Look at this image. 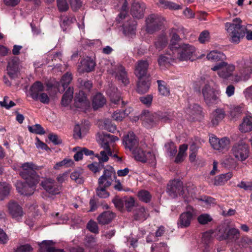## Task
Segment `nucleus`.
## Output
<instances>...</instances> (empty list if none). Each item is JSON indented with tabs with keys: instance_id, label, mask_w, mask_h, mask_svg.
<instances>
[{
	"instance_id": "nucleus-1",
	"label": "nucleus",
	"mask_w": 252,
	"mask_h": 252,
	"mask_svg": "<svg viewBox=\"0 0 252 252\" xmlns=\"http://www.w3.org/2000/svg\"><path fill=\"white\" fill-rule=\"evenodd\" d=\"M20 171V176L26 180L25 183H18L16 189L21 194L26 196L32 195L35 189L36 185L39 181V176L36 170L40 167L32 162H25L22 164Z\"/></svg>"
},
{
	"instance_id": "nucleus-2",
	"label": "nucleus",
	"mask_w": 252,
	"mask_h": 252,
	"mask_svg": "<svg viewBox=\"0 0 252 252\" xmlns=\"http://www.w3.org/2000/svg\"><path fill=\"white\" fill-rule=\"evenodd\" d=\"M240 19L235 18L232 22L225 24V28L228 33L230 41L233 43L238 44L247 33L246 38L252 40V31H248L246 27L242 25Z\"/></svg>"
},
{
	"instance_id": "nucleus-3",
	"label": "nucleus",
	"mask_w": 252,
	"mask_h": 252,
	"mask_svg": "<svg viewBox=\"0 0 252 252\" xmlns=\"http://www.w3.org/2000/svg\"><path fill=\"white\" fill-rule=\"evenodd\" d=\"M44 91V86L43 83L39 81H37L31 86L30 94L34 100H39L42 103L48 104L50 98L46 93H43Z\"/></svg>"
},
{
	"instance_id": "nucleus-4",
	"label": "nucleus",
	"mask_w": 252,
	"mask_h": 252,
	"mask_svg": "<svg viewBox=\"0 0 252 252\" xmlns=\"http://www.w3.org/2000/svg\"><path fill=\"white\" fill-rule=\"evenodd\" d=\"M201 93L205 102L208 106L217 104L220 101L219 96L220 91L213 89L208 84L202 88Z\"/></svg>"
},
{
	"instance_id": "nucleus-5",
	"label": "nucleus",
	"mask_w": 252,
	"mask_h": 252,
	"mask_svg": "<svg viewBox=\"0 0 252 252\" xmlns=\"http://www.w3.org/2000/svg\"><path fill=\"white\" fill-rule=\"evenodd\" d=\"M231 151L233 155L239 161H245L249 157V146L243 140L235 143L233 146Z\"/></svg>"
},
{
	"instance_id": "nucleus-6",
	"label": "nucleus",
	"mask_w": 252,
	"mask_h": 252,
	"mask_svg": "<svg viewBox=\"0 0 252 252\" xmlns=\"http://www.w3.org/2000/svg\"><path fill=\"white\" fill-rule=\"evenodd\" d=\"M195 47L188 44H183L175 48L171 52L176 55V58L181 61L190 60L193 54L195 52Z\"/></svg>"
},
{
	"instance_id": "nucleus-7",
	"label": "nucleus",
	"mask_w": 252,
	"mask_h": 252,
	"mask_svg": "<svg viewBox=\"0 0 252 252\" xmlns=\"http://www.w3.org/2000/svg\"><path fill=\"white\" fill-rule=\"evenodd\" d=\"M164 18L158 14L150 15L146 19V31L152 34L154 32L161 29L163 25Z\"/></svg>"
},
{
	"instance_id": "nucleus-8",
	"label": "nucleus",
	"mask_w": 252,
	"mask_h": 252,
	"mask_svg": "<svg viewBox=\"0 0 252 252\" xmlns=\"http://www.w3.org/2000/svg\"><path fill=\"white\" fill-rule=\"evenodd\" d=\"M166 191L168 195L172 198H175L178 195L182 196L185 198V190L183 188V185L180 180H173L167 185Z\"/></svg>"
},
{
	"instance_id": "nucleus-9",
	"label": "nucleus",
	"mask_w": 252,
	"mask_h": 252,
	"mask_svg": "<svg viewBox=\"0 0 252 252\" xmlns=\"http://www.w3.org/2000/svg\"><path fill=\"white\" fill-rule=\"evenodd\" d=\"M235 67L233 64H228L224 62H220L212 68L214 71H218L219 76L222 78L226 79L232 75Z\"/></svg>"
},
{
	"instance_id": "nucleus-10",
	"label": "nucleus",
	"mask_w": 252,
	"mask_h": 252,
	"mask_svg": "<svg viewBox=\"0 0 252 252\" xmlns=\"http://www.w3.org/2000/svg\"><path fill=\"white\" fill-rule=\"evenodd\" d=\"M40 186L46 192L52 195L59 194L62 188V185H58L54 179L51 178H46L42 181Z\"/></svg>"
},
{
	"instance_id": "nucleus-11",
	"label": "nucleus",
	"mask_w": 252,
	"mask_h": 252,
	"mask_svg": "<svg viewBox=\"0 0 252 252\" xmlns=\"http://www.w3.org/2000/svg\"><path fill=\"white\" fill-rule=\"evenodd\" d=\"M142 125L147 128H150L158 122V114L152 113L147 110H144L139 116Z\"/></svg>"
},
{
	"instance_id": "nucleus-12",
	"label": "nucleus",
	"mask_w": 252,
	"mask_h": 252,
	"mask_svg": "<svg viewBox=\"0 0 252 252\" xmlns=\"http://www.w3.org/2000/svg\"><path fill=\"white\" fill-rule=\"evenodd\" d=\"M238 67L241 78L248 80L252 72V63L250 58L242 59L238 61Z\"/></svg>"
},
{
	"instance_id": "nucleus-13",
	"label": "nucleus",
	"mask_w": 252,
	"mask_h": 252,
	"mask_svg": "<svg viewBox=\"0 0 252 252\" xmlns=\"http://www.w3.org/2000/svg\"><path fill=\"white\" fill-rule=\"evenodd\" d=\"M123 143L126 149H128L132 152L139 146V139L133 133L130 131L123 137Z\"/></svg>"
},
{
	"instance_id": "nucleus-14",
	"label": "nucleus",
	"mask_w": 252,
	"mask_h": 252,
	"mask_svg": "<svg viewBox=\"0 0 252 252\" xmlns=\"http://www.w3.org/2000/svg\"><path fill=\"white\" fill-rule=\"evenodd\" d=\"M189 210L182 213L177 221V225L179 227L184 228L189 227L193 220V208L191 206H188Z\"/></svg>"
},
{
	"instance_id": "nucleus-15",
	"label": "nucleus",
	"mask_w": 252,
	"mask_h": 252,
	"mask_svg": "<svg viewBox=\"0 0 252 252\" xmlns=\"http://www.w3.org/2000/svg\"><path fill=\"white\" fill-rule=\"evenodd\" d=\"M116 173L112 167L109 169H105L103 175L98 180V184L99 185L106 184V187H110L114 179H116Z\"/></svg>"
},
{
	"instance_id": "nucleus-16",
	"label": "nucleus",
	"mask_w": 252,
	"mask_h": 252,
	"mask_svg": "<svg viewBox=\"0 0 252 252\" xmlns=\"http://www.w3.org/2000/svg\"><path fill=\"white\" fill-rule=\"evenodd\" d=\"M135 159L142 163L155 159V156L151 152H146L138 147L132 152Z\"/></svg>"
},
{
	"instance_id": "nucleus-17",
	"label": "nucleus",
	"mask_w": 252,
	"mask_h": 252,
	"mask_svg": "<svg viewBox=\"0 0 252 252\" xmlns=\"http://www.w3.org/2000/svg\"><path fill=\"white\" fill-rule=\"evenodd\" d=\"M118 140L119 138L116 136L107 133H103V135L100 138V142L101 147L107 151V154L109 156H112V153L110 148V143L114 142Z\"/></svg>"
},
{
	"instance_id": "nucleus-18",
	"label": "nucleus",
	"mask_w": 252,
	"mask_h": 252,
	"mask_svg": "<svg viewBox=\"0 0 252 252\" xmlns=\"http://www.w3.org/2000/svg\"><path fill=\"white\" fill-rule=\"evenodd\" d=\"M146 5L143 2L134 1L131 6L130 14L135 18L140 19L144 17Z\"/></svg>"
},
{
	"instance_id": "nucleus-19",
	"label": "nucleus",
	"mask_w": 252,
	"mask_h": 252,
	"mask_svg": "<svg viewBox=\"0 0 252 252\" xmlns=\"http://www.w3.org/2000/svg\"><path fill=\"white\" fill-rule=\"evenodd\" d=\"M8 209L9 213L12 218L19 220L23 216V211L22 207L15 201H10L8 203Z\"/></svg>"
},
{
	"instance_id": "nucleus-20",
	"label": "nucleus",
	"mask_w": 252,
	"mask_h": 252,
	"mask_svg": "<svg viewBox=\"0 0 252 252\" xmlns=\"http://www.w3.org/2000/svg\"><path fill=\"white\" fill-rule=\"evenodd\" d=\"M149 63L147 60H140L137 62L135 67V74L138 79L149 77L148 69Z\"/></svg>"
},
{
	"instance_id": "nucleus-21",
	"label": "nucleus",
	"mask_w": 252,
	"mask_h": 252,
	"mask_svg": "<svg viewBox=\"0 0 252 252\" xmlns=\"http://www.w3.org/2000/svg\"><path fill=\"white\" fill-rule=\"evenodd\" d=\"M55 244V243L52 240H44L38 244V252H64L63 250L53 247Z\"/></svg>"
},
{
	"instance_id": "nucleus-22",
	"label": "nucleus",
	"mask_w": 252,
	"mask_h": 252,
	"mask_svg": "<svg viewBox=\"0 0 252 252\" xmlns=\"http://www.w3.org/2000/svg\"><path fill=\"white\" fill-rule=\"evenodd\" d=\"M136 22L133 19L127 20L122 26L123 33L128 36H132L135 34Z\"/></svg>"
},
{
	"instance_id": "nucleus-23",
	"label": "nucleus",
	"mask_w": 252,
	"mask_h": 252,
	"mask_svg": "<svg viewBox=\"0 0 252 252\" xmlns=\"http://www.w3.org/2000/svg\"><path fill=\"white\" fill-rule=\"evenodd\" d=\"M19 70V60L16 57H14L8 63L7 71L8 76L11 79H14L17 76Z\"/></svg>"
},
{
	"instance_id": "nucleus-24",
	"label": "nucleus",
	"mask_w": 252,
	"mask_h": 252,
	"mask_svg": "<svg viewBox=\"0 0 252 252\" xmlns=\"http://www.w3.org/2000/svg\"><path fill=\"white\" fill-rule=\"evenodd\" d=\"M176 59V55L170 51H168L166 55H161L158 58V63L160 67H168L171 63Z\"/></svg>"
},
{
	"instance_id": "nucleus-25",
	"label": "nucleus",
	"mask_w": 252,
	"mask_h": 252,
	"mask_svg": "<svg viewBox=\"0 0 252 252\" xmlns=\"http://www.w3.org/2000/svg\"><path fill=\"white\" fill-rule=\"evenodd\" d=\"M115 217V213L110 211H105L97 217V220L100 224L106 225L110 223Z\"/></svg>"
},
{
	"instance_id": "nucleus-26",
	"label": "nucleus",
	"mask_w": 252,
	"mask_h": 252,
	"mask_svg": "<svg viewBox=\"0 0 252 252\" xmlns=\"http://www.w3.org/2000/svg\"><path fill=\"white\" fill-rule=\"evenodd\" d=\"M150 86L149 77H144L138 79L137 83L136 91L138 94H142L147 92Z\"/></svg>"
},
{
	"instance_id": "nucleus-27",
	"label": "nucleus",
	"mask_w": 252,
	"mask_h": 252,
	"mask_svg": "<svg viewBox=\"0 0 252 252\" xmlns=\"http://www.w3.org/2000/svg\"><path fill=\"white\" fill-rule=\"evenodd\" d=\"M116 77L117 80L119 82H121L124 86H126L129 83L127 72L125 68L122 65L118 68L116 73Z\"/></svg>"
},
{
	"instance_id": "nucleus-28",
	"label": "nucleus",
	"mask_w": 252,
	"mask_h": 252,
	"mask_svg": "<svg viewBox=\"0 0 252 252\" xmlns=\"http://www.w3.org/2000/svg\"><path fill=\"white\" fill-rule=\"evenodd\" d=\"M83 70L86 72H90L94 69L96 65L94 59L90 57H86L81 61Z\"/></svg>"
},
{
	"instance_id": "nucleus-29",
	"label": "nucleus",
	"mask_w": 252,
	"mask_h": 252,
	"mask_svg": "<svg viewBox=\"0 0 252 252\" xmlns=\"http://www.w3.org/2000/svg\"><path fill=\"white\" fill-rule=\"evenodd\" d=\"M239 130L243 133L252 130V116L248 115L244 117L242 123L239 126Z\"/></svg>"
},
{
	"instance_id": "nucleus-30",
	"label": "nucleus",
	"mask_w": 252,
	"mask_h": 252,
	"mask_svg": "<svg viewBox=\"0 0 252 252\" xmlns=\"http://www.w3.org/2000/svg\"><path fill=\"white\" fill-rule=\"evenodd\" d=\"M213 118L211 123L213 126H217L225 117L226 114L224 110L222 108L216 109L212 113Z\"/></svg>"
},
{
	"instance_id": "nucleus-31",
	"label": "nucleus",
	"mask_w": 252,
	"mask_h": 252,
	"mask_svg": "<svg viewBox=\"0 0 252 252\" xmlns=\"http://www.w3.org/2000/svg\"><path fill=\"white\" fill-rule=\"evenodd\" d=\"M106 103V99L100 93H97L93 97L92 105L94 110L102 107Z\"/></svg>"
},
{
	"instance_id": "nucleus-32",
	"label": "nucleus",
	"mask_w": 252,
	"mask_h": 252,
	"mask_svg": "<svg viewBox=\"0 0 252 252\" xmlns=\"http://www.w3.org/2000/svg\"><path fill=\"white\" fill-rule=\"evenodd\" d=\"M186 113L194 119L195 117L201 115L202 108L197 104H190L186 109Z\"/></svg>"
},
{
	"instance_id": "nucleus-33",
	"label": "nucleus",
	"mask_w": 252,
	"mask_h": 252,
	"mask_svg": "<svg viewBox=\"0 0 252 252\" xmlns=\"http://www.w3.org/2000/svg\"><path fill=\"white\" fill-rule=\"evenodd\" d=\"M232 177V173L228 172L225 174H220L215 178L214 185L216 186H221L224 185L227 181Z\"/></svg>"
},
{
	"instance_id": "nucleus-34",
	"label": "nucleus",
	"mask_w": 252,
	"mask_h": 252,
	"mask_svg": "<svg viewBox=\"0 0 252 252\" xmlns=\"http://www.w3.org/2000/svg\"><path fill=\"white\" fill-rule=\"evenodd\" d=\"M66 91L63 94L62 98V104L64 106L69 105L73 98V89L70 87H68Z\"/></svg>"
},
{
	"instance_id": "nucleus-35",
	"label": "nucleus",
	"mask_w": 252,
	"mask_h": 252,
	"mask_svg": "<svg viewBox=\"0 0 252 252\" xmlns=\"http://www.w3.org/2000/svg\"><path fill=\"white\" fill-rule=\"evenodd\" d=\"M72 77L71 73L67 72L65 73L62 77L60 81V86L61 87V90L62 92L65 91L66 88L69 87L71 81H72Z\"/></svg>"
},
{
	"instance_id": "nucleus-36",
	"label": "nucleus",
	"mask_w": 252,
	"mask_h": 252,
	"mask_svg": "<svg viewBox=\"0 0 252 252\" xmlns=\"http://www.w3.org/2000/svg\"><path fill=\"white\" fill-rule=\"evenodd\" d=\"M225 240H227V242H234L239 237V231L235 228H228Z\"/></svg>"
},
{
	"instance_id": "nucleus-37",
	"label": "nucleus",
	"mask_w": 252,
	"mask_h": 252,
	"mask_svg": "<svg viewBox=\"0 0 252 252\" xmlns=\"http://www.w3.org/2000/svg\"><path fill=\"white\" fill-rule=\"evenodd\" d=\"M227 229L228 228L225 226L218 227L214 232V236L220 241L225 240Z\"/></svg>"
},
{
	"instance_id": "nucleus-38",
	"label": "nucleus",
	"mask_w": 252,
	"mask_h": 252,
	"mask_svg": "<svg viewBox=\"0 0 252 252\" xmlns=\"http://www.w3.org/2000/svg\"><path fill=\"white\" fill-rule=\"evenodd\" d=\"M225 56L223 53L220 52H217L215 51H212L210 52L207 55V58L209 60L214 62L222 61L224 59H225Z\"/></svg>"
},
{
	"instance_id": "nucleus-39",
	"label": "nucleus",
	"mask_w": 252,
	"mask_h": 252,
	"mask_svg": "<svg viewBox=\"0 0 252 252\" xmlns=\"http://www.w3.org/2000/svg\"><path fill=\"white\" fill-rule=\"evenodd\" d=\"M108 187H106L105 184L103 185H99V186L95 189L96 195L101 198L108 197L110 195V193L106 190V189Z\"/></svg>"
},
{
	"instance_id": "nucleus-40",
	"label": "nucleus",
	"mask_w": 252,
	"mask_h": 252,
	"mask_svg": "<svg viewBox=\"0 0 252 252\" xmlns=\"http://www.w3.org/2000/svg\"><path fill=\"white\" fill-rule=\"evenodd\" d=\"M83 171L82 169L75 170L70 175V178L75 181L78 184H82L84 183V179L82 176Z\"/></svg>"
},
{
	"instance_id": "nucleus-41",
	"label": "nucleus",
	"mask_w": 252,
	"mask_h": 252,
	"mask_svg": "<svg viewBox=\"0 0 252 252\" xmlns=\"http://www.w3.org/2000/svg\"><path fill=\"white\" fill-rule=\"evenodd\" d=\"M76 20L75 18L69 16H62L61 17L60 26L63 31L66 30L67 27L74 23Z\"/></svg>"
},
{
	"instance_id": "nucleus-42",
	"label": "nucleus",
	"mask_w": 252,
	"mask_h": 252,
	"mask_svg": "<svg viewBox=\"0 0 252 252\" xmlns=\"http://www.w3.org/2000/svg\"><path fill=\"white\" fill-rule=\"evenodd\" d=\"M230 144V140L227 137H223L220 139H219L217 145L219 146L217 150L221 152H224V151H227L229 148Z\"/></svg>"
},
{
	"instance_id": "nucleus-43",
	"label": "nucleus",
	"mask_w": 252,
	"mask_h": 252,
	"mask_svg": "<svg viewBox=\"0 0 252 252\" xmlns=\"http://www.w3.org/2000/svg\"><path fill=\"white\" fill-rule=\"evenodd\" d=\"M137 196L140 201L146 203H149L152 198V195L150 193L144 189L139 190L138 192Z\"/></svg>"
},
{
	"instance_id": "nucleus-44",
	"label": "nucleus",
	"mask_w": 252,
	"mask_h": 252,
	"mask_svg": "<svg viewBox=\"0 0 252 252\" xmlns=\"http://www.w3.org/2000/svg\"><path fill=\"white\" fill-rule=\"evenodd\" d=\"M158 90L161 95L167 96L170 94L169 89L167 87L165 82L162 80H158Z\"/></svg>"
},
{
	"instance_id": "nucleus-45",
	"label": "nucleus",
	"mask_w": 252,
	"mask_h": 252,
	"mask_svg": "<svg viewBox=\"0 0 252 252\" xmlns=\"http://www.w3.org/2000/svg\"><path fill=\"white\" fill-rule=\"evenodd\" d=\"M167 44V38L163 35H159L155 42L156 48L159 50L164 48L166 46Z\"/></svg>"
},
{
	"instance_id": "nucleus-46",
	"label": "nucleus",
	"mask_w": 252,
	"mask_h": 252,
	"mask_svg": "<svg viewBox=\"0 0 252 252\" xmlns=\"http://www.w3.org/2000/svg\"><path fill=\"white\" fill-rule=\"evenodd\" d=\"M10 189V186L5 182L0 183V199L3 200L5 196L8 195Z\"/></svg>"
},
{
	"instance_id": "nucleus-47",
	"label": "nucleus",
	"mask_w": 252,
	"mask_h": 252,
	"mask_svg": "<svg viewBox=\"0 0 252 252\" xmlns=\"http://www.w3.org/2000/svg\"><path fill=\"white\" fill-rule=\"evenodd\" d=\"M181 40L179 35L176 33H173L170 41V44L169 45V48L171 52L174 50L175 48L179 47L180 45L178 42Z\"/></svg>"
},
{
	"instance_id": "nucleus-48",
	"label": "nucleus",
	"mask_w": 252,
	"mask_h": 252,
	"mask_svg": "<svg viewBox=\"0 0 252 252\" xmlns=\"http://www.w3.org/2000/svg\"><path fill=\"white\" fill-rule=\"evenodd\" d=\"M79 87L82 90H86L87 91H90L93 87V83L91 81L88 80H84L82 78H79L77 80Z\"/></svg>"
},
{
	"instance_id": "nucleus-49",
	"label": "nucleus",
	"mask_w": 252,
	"mask_h": 252,
	"mask_svg": "<svg viewBox=\"0 0 252 252\" xmlns=\"http://www.w3.org/2000/svg\"><path fill=\"white\" fill-rule=\"evenodd\" d=\"M159 2L165 9L177 10L180 8L179 5L166 0H159Z\"/></svg>"
},
{
	"instance_id": "nucleus-50",
	"label": "nucleus",
	"mask_w": 252,
	"mask_h": 252,
	"mask_svg": "<svg viewBox=\"0 0 252 252\" xmlns=\"http://www.w3.org/2000/svg\"><path fill=\"white\" fill-rule=\"evenodd\" d=\"M214 231L213 230H210L204 232L202 235V241L206 244V249L207 247L210 244L213 239V235Z\"/></svg>"
},
{
	"instance_id": "nucleus-51",
	"label": "nucleus",
	"mask_w": 252,
	"mask_h": 252,
	"mask_svg": "<svg viewBox=\"0 0 252 252\" xmlns=\"http://www.w3.org/2000/svg\"><path fill=\"white\" fill-rule=\"evenodd\" d=\"M174 116L173 113H165L161 115L158 114V121H160L162 122L165 123H170L174 120Z\"/></svg>"
},
{
	"instance_id": "nucleus-52",
	"label": "nucleus",
	"mask_w": 252,
	"mask_h": 252,
	"mask_svg": "<svg viewBox=\"0 0 252 252\" xmlns=\"http://www.w3.org/2000/svg\"><path fill=\"white\" fill-rule=\"evenodd\" d=\"M76 101V105H77L78 107V102L81 103V105L83 104V105H87L88 103V101L87 100V96L82 91H79L78 94H77Z\"/></svg>"
},
{
	"instance_id": "nucleus-53",
	"label": "nucleus",
	"mask_w": 252,
	"mask_h": 252,
	"mask_svg": "<svg viewBox=\"0 0 252 252\" xmlns=\"http://www.w3.org/2000/svg\"><path fill=\"white\" fill-rule=\"evenodd\" d=\"M28 129L30 132L37 134H43L45 132L44 128L39 124H35L32 126H29Z\"/></svg>"
},
{
	"instance_id": "nucleus-54",
	"label": "nucleus",
	"mask_w": 252,
	"mask_h": 252,
	"mask_svg": "<svg viewBox=\"0 0 252 252\" xmlns=\"http://www.w3.org/2000/svg\"><path fill=\"white\" fill-rule=\"evenodd\" d=\"M128 3L126 0H125L122 7V10L120 13L118 15V19L117 21L119 23H121V20L126 19L127 16V7Z\"/></svg>"
},
{
	"instance_id": "nucleus-55",
	"label": "nucleus",
	"mask_w": 252,
	"mask_h": 252,
	"mask_svg": "<svg viewBox=\"0 0 252 252\" xmlns=\"http://www.w3.org/2000/svg\"><path fill=\"white\" fill-rule=\"evenodd\" d=\"M166 150L171 157L175 156L177 152V147L173 142H168L165 145Z\"/></svg>"
},
{
	"instance_id": "nucleus-56",
	"label": "nucleus",
	"mask_w": 252,
	"mask_h": 252,
	"mask_svg": "<svg viewBox=\"0 0 252 252\" xmlns=\"http://www.w3.org/2000/svg\"><path fill=\"white\" fill-rule=\"evenodd\" d=\"M213 220L212 218L207 214H203L197 218L198 222L202 225L208 224Z\"/></svg>"
},
{
	"instance_id": "nucleus-57",
	"label": "nucleus",
	"mask_w": 252,
	"mask_h": 252,
	"mask_svg": "<svg viewBox=\"0 0 252 252\" xmlns=\"http://www.w3.org/2000/svg\"><path fill=\"white\" fill-rule=\"evenodd\" d=\"M134 219L136 220H145V209L143 207H141L138 208L136 213L134 215Z\"/></svg>"
},
{
	"instance_id": "nucleus-58",
	"label": "nucleus",
	"mask_w": 252,
	"mask_h": 252,
	"mask_svg": "<svg viewBox=\"0 0 252 252\" xmlns=\"http://www.w3.org/2000/svg\"><path fill=\"white\" fill-rule=\"evenodd\" d=\"M89 169L94 173L99 172L104 168V165L100 163L94 162L88 165Z\"/></svg>"
},
{
	"instance_id": "nucleus-59",
	"label": "nucleus",
	"mask_w": 252,
	"mask_h": 252,
	"mask_svg": "<svg viewBox=\"0 0 252 252\" xmlns=\"http://www.w3.org/2000/svg\"><path fill=\"white\" fill-rule=\"evenodd\" d=\"M87 229L92 233L98 234L99 233V228L97 223L93 220H90L87 225Z\"/></svg>"
},
{
	"instance_id": "nucleus-60",
	"label": "nucleus",
	"mask_w": 252,
	"mask_h": 252,
	"mask_svg": "<svg viewBox=\"0 0 252 252\" xmlns=\"http://www.w3.org/2000/svg\"><path fill=\"white\" fill-rule=\"evenodd\" d=\"M126 115H127V114L126 113L125 110H117L113 113L112 118L116 121H121L126 117Z\"/></svg>"
},
{
	"instance_id": "nucleus-61",
	"label": "nucleus",
	"mask_w": 252,
	"mask_h": 252,
	"mask_svg": "<svg viewBox=\"0 0 252 252\" xmlns=\"http://www.w3.org/2000/svg\"><path fill=\"white\" fill-rule=\"evenodd\" d=\"M72 163V161L69 159H64L61 161L57 162L54 166L55 169H59L60 167L65 166L69 167Z\"/></svg>"
},
{
	"instance_id": "nucleus-62",
	"label": "nucleus",
	"mask_w": 252,
	"mask_h": 252,
	"mask_svg": "<svg viewBox=\"0 0 252 252\" xmlns=\"http://www.w3.org/2000/svg\"><path fill=\"white\" fill-rule=\"evenodd\" d=\"M110 101L112 103L118 104L121 100V96L118 92H112L109 94Z\"/></svg>"
},
{
	"instance_id": "nucleus-63",
	"label": "nucleus",
	"mask_w": 252,
	"mask_h": 252,
	"mask_svg": "<svg viewBox=\"0 0 252 252\" xmlns=\"http://www.w3.org/2000/svg\"><path fill=\"white\" fill-rule=\"evenodd\" d=\"M57 6L60 12L66 11L68 10L69 6L66 0H57Z\"/></svg>"
},
{
	"instance_id": "nucleus-64",
	"label": "nucleus",
	"mask_w": 252,
	"mask_h": 252,
	"mask_svg": "<svg viewBox=\"0 0 252 252\" xmlns=\"http://www.w3.org/2000/svg\"><path fill=\"white\" fill-rule=\"evenodd\" d=\"M33 248L29 244L21 245L17 248L14 252H32Z\"/></svg>"
}]
</instances>
